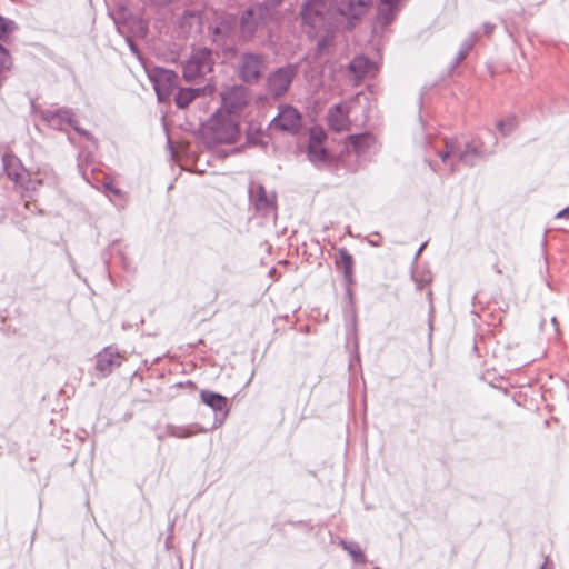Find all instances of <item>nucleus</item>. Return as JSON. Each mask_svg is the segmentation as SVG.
<instances>
[{
	"label": "nucleus",
	"mask_w": 569,
	"mask_h": 569,
	"mask_svg": "<svg viewBox=\"0 0 569 569\" xmlns=\"http://www.w3.org/2000/svg\"><path fill=\"white\" fill-rule=\"evenodd\" d=\"M221 108L210 120L219 142H233L239 129V120L250 101L249 93L241 86H233L221 93Z\"/></svg>",
	"instance_id": "obj_1"
},
{
	"label": "nucleus",
	"mask_w": 569,
	"mask_h": 569,
	"mask_svg": "<svg viewBox=\"0 0 569 569\" xmlns=\"http://www.w3.org/2000/svg\"><path fill=\"white\" fill-rule=\"evenodd\" d=\"M212 53L208 49H198L183 64V77L187 81H197L212 71Z\"/></svg>",
	"instance_id": "obj_2"
},
{
	"label": "nucleus",
	"mask_w": 569,
	"mask_h": 569,
	"mask_svg": "<svg viewBox=\"0 0 569 569\" xmlns=\"http://www.w3.org/2000/svg\"><path fill=\"white\" fill-rule=\"evenodd\" d=\"M302 127V116L293 107L283 104L279 108L277 117L271 122V128L274 130L288 132L291 134L297 133Z\"/></svg>",
	"instance_id": "obj_3"
},
{
	"label": "nucleus",
	"mask_w": 569,
	"mask_h": 569,
	"mask_svg": "<svg viewBox=\"0 0 569 569\" xmlns=\"http://www.w3.org/2000/svg\"><path fill=\"white\" fill-rule=\"evenodd\" d=\"M266 69L264 60L257 54L247 53L239 64V77L246 82L257 81Z\"/></svg>",
	"instance_id": "obj_4"
},
{
	"label": "nucleus",
	"mask_w": 569,
	"mask_h": 569,
	"mask_svg": "<svg viewBox=\"0 0 569 569\" xmlns=\"http://www.w3.org/2000/svg\"><path fill=\"white\" fill-rule=\"evenodd\" d=\"M297 73L296 67L288 64L272 72L268 79V87L273 96L283 94L290 87Z\"/></svg>",
	"instance_id": "obj_5"
},
{
	"label": "nucleus",
	"mask_w": 569,
	"mask_h": 569,
	"mask_svg": "<svg viewBox=\"0 0 569 569\" xmlns=\"http://www.w3.org/2000/svg\"><path fill=\"white\" fill-rule=\"evenodd\" d=\"M126 357L112 347L104 348L97 356L96 370L101 377L109 376L116 368H119Z\"/></svg>",
	"instance_id": "obj_6"
},
{
	"label": "nucleus",
	"mask_w": 569,
	"mask_h": 569,
	"mask_svg": "<svg viewBox=\"0 0 569 569\" xmlns=\"http://www.w3.org/2000/svg\"><path fill=\"white\" fill-rule=\"evenodd\" d=\"M350 110L351 106L349 102H343L330 108L327 116L330 129L336 132L349 131L351 129V121L349 119Z\"/></svg>",
	"instance_id": "obj_7"
},
{
	"label": "nucleus",
	"mask_w": 569,
	"mask_h": 569,
	"mask_svg": "<svg viewBox=\"0 0 569 569\" xmlns=\"http://www.w3.org/2000/svg\"><path fill=\"white\" fill-rule=\"evenodd\" d=\"M327 133L321 127H312L309 130L308 156L313 162L323 161L327 158L325 142Z\"/></svg>",
	"instance_id": "obj_8"
},
{
	"label": "nucleus",
	"mask_w": 569,
	"mask_h": 569,
	"mask_svg": "<svg viewBox=\"0 0 569 569\" xmlns=\"http://www.w3.org/2000/svg\"><path fill=\"white\" fill-rule=\"evenodd\" d=\"M325 0H307L302 8V20L312 28L321 26L323 21Z\"/></svg>",
	"instance_id": "obj_9"
},
{
	"label": "nucleus",
	"mask_w": 569,
	"mask_h": 569,
	"mask_svg": "<svg viewBox=\"0 0 569 569\" xmlns=\"http://www.w3.org/2000/svg\"><path fill=\"white\" fill-rule=\"evenodd\" d=\"M177 74L173 71L161 70L154 77V89L159 100H166L176 87Z\"/></svg>",
	"instance_id": "obj_10"
},
{
	"label": "nucleus",
	"mask_w": 569,
	"mask_h": 569,
	"mask_svg": "<svg viewBox=\"0 0 569 569\" xmlns=\"http://www.w3.org/2000/svg\"><path fill=\"white\" fill-rule=\"evenodd\" d=\"M369 3V0H338V10L348 19H359L368 11Z\"/></svg>",
	"instance_id": "obj_11"
},
{
	"label": "nucleus",
	"mask_w": 569,
	"mask_h": 569,
	"mask_svg": "<svg viewBox=\"0 0 569 569\" xmlns=\"http://www.w3.org/2000/svg\"><path fill=\"white\" fill-rule=\"evenodd\" d=\"M200 398L203 403L209 406L216 412H220L223 417L229 413L228 399L224 396L209 390H202L200 392Z\"/></svg>",
	"instance_id": "obj_12"
},
{
	"label": "nucleus",
	"mask_w": 569,
	"mask_h": 569,
	"mask_svg": "<svg viewBox=\"0 0 569 569\" xmlns=\"http://www.w3.org/2000/svg\"><path fill=\"white\" fill-rule=\"evenodd\" d=\"M214 87L208 84L203 89H180L176 96V103L179 108H187L198 96L208 92L213 93Z\"/></svg>",
	"instance_id": "obj_13"
},
{
	"label": "nucleus",
	"mask_w": 569,
	"mask_h": 569,
	"mask_svg": "<svg viewBox=\"0 0 569 569\" xmlns=\"http://www.w3.org/2000/svg\"><path fill=\"white\" fill-rule=\"evenodd\" d=\"M373 68L370 60L363 56L356 57L349 64V70L355 74V78L362 80Z\"/></svg>",
	"instance_id": "obj_14"
},
{
	"label": "nucleus",
	"mask_w": 569,
	"mask_h": 569,
	"mask_svg": "<svg viewBox=\"0 0 569 569\" xmlns=\"http://www.w3.org/2000/svg\"><path fill=\"white\" fill-rule=\"evenodd\" d=\"M249 192L251 199L253 200L258 209H264L272 203L271 199L269 198L264 188L261 184L252 183Z\"/></svg>",
	"instance_id": "obj_15"
},
{
	"label": "nucleus",
	"mask_w": 569,
	"mask_h": 569,
	"mask_svg": "<svg viewBox=\"0 0 569 569\" xmlns=\"http://www.w3.org/2000/svg\"><path fill=\"white\" fill-rule=\"evenodd\" d=\"M339 264L343 269L345 277L350 281L353 273V258L346 249H339Z\"/></svg>",
	"instance_id": "obj_16"
},
{
	"label": "nucleus",
	"mask_w": 569,
	"mask_h": 569,
	"mask_svg": "<svg viewBox=\"0 0 569 569\" xmlns=\"http://www.w3.org/2000/svg\"><path fill=\"white\" fill-rule=\"evenodd\" d=\"M346 141L353 147V150L356 152H360L371 144L372 137L368 133L353 134L348 137Z\"/></svg>",
	"instance_id": "obj_17"
},
{
	"label": "nucleus",
	"mask_w": 569,
	"mask_h": 569,
	"mask_svg": "<svg viewBox=\"0 0 569 569\" xmlns=\"http://www.w3.org/2000/svg\"><path fill=\"white\" fill-rule=\"evenodd\" d=\"M13 29L14 23L0 16V39L6 40Z\"/></svg>",
	"instance_id": "obj_18"
},
{
	"label": "nucleus",
	"mask_w": 569,
	"mask_h": 569,
	"mask_svg": "<svg viewBox=\"0 0 569 569\" xmlns=\"http://www.w3.org/2000/svg\"><path fill=\"white\" fill-rule=\"evenodd\" d=\"M12 67V59L9 51L0 44V70H10Z\"/></svg>",
	"instance_id": "obj_19"
},
{
	"label": "nucleus",
	"mask_w": 569,
	"mask_h": 569,
	"mask_svg": "<svg viewBox=\"0 0 569 569\" xmlns=\"http://www.w3.org/2000/svg\"><path fill=\"white\" fill-rule=\"evenodd\" d=\"M256 16V10L250 9L241 19V28L244 32L251 33L254 29L251 26V20Z\"/></svg>",
	"instance_id": "obj_20"
},
{
	"label": "nucleus",
	"mask_w": 569,
	"mask_h": 569,
	"mask_svg": "<svg viewBox=\"0 0 569 569\" xmlns=\"http://www.w3.org/2000/svg\"><path fill=\"white\" fill-rule=\"evenodd\" d=\"M346 549L356 561L365 562V555L359 547H347Z\"/></svg>",
	"instance_id": "obj_21"
},
{
	"label": "nucleus",
	"mask_w": 569,
	"mask_h": 569,
	"mask_svg": "<svg viewBox=\"0 0 569 569\" xmlns=\"http://www.w3.org/2000/svg\"><path fill=\"white\" fill-rule=\"evenodd\" d=\"M495 269H496V272H497L498 274H502V273H503V269H505L506 271H509V269H510V268H509L508 266H506V264H502L500 261H498V262L495 264Z\"/></svg>",
	"instance_id": "obj_22"
},
{
	"label": "nucleus",
	"mask_w": 569,
	"mask_h": 569,
	"mask_svg": "<svg viewBox=\"0 0 569 569\" xmlns=\"http://www.w3.org/2000/svg\"><path fill=\"white\" fill-rule=\"evenodd\" d=\"M397 2V0H381L380 11L385 10V7L391 8Z\"/></svg>",
	"instance_id": "obj_23"
},
{
	"label": "nucleus",
	"mask_w": 569,
	"mask_h": 569,
	"mask_svg": "<svg viewBox=\"0 0 569 569\" xmlns=\"http://www.w3.org/2000/svg\"><path fill=\"white\" fill-rule=\"evenodd\" d=\"M556 218L558 219H563V218H569V206L562 210H560L557 214H556Z\"/></svg>",
	"instance_id": "obj_24"
},
{
	"label": "nucleus",
	"mask_w": 569,
	"mask_h": 569,
	"mask_svg": "<svg viewBox=\"0 0 569 569\" xmlns=\"http://www.w3.org/2000/svg\"><path fill=\"white\" fill-rule=\"evenodd\" d=\"M445 144H446V150H451V154H453L455 153V149H456L455 142L447 139L445 141Z\"/></svg>",
	"instance_id": "obj_25"
},
{
	"label": "nucleus",
	"mask_w": 569,
	"mask_h": 569,
	"mask_svg": "<svg viewBox=\"0 0 569 569\" xmlns=\"http://www.w3.org/2000/svg\"><path fill=\"white\" fill-rule=\"evenodd\" d=\"M451 156H452V154H451V150H446V151H443V152H440V153H439V157L441 158V160H442L443 162H446V161H447V159H448L449 157H451Z\"/></svg>",
	"instance_id": "obj_26"
},
{
	"label": "nucleus",
	"mask_w": 569,
	"mask_h": 569,
	"mask_svg": "<svg viewBox=\"0 0 569 569\" xmlns=\"http://www.w3.org/2000/svg\"><path fill=\"white\" fill-rule=\"evenodd\" d=\"M193 435V432H184V433H178L179 437H188Z\"/></svg>",
	"instance_id": "obj_27"
},
{
	"label": "nucleus",
	"mask_w": 569,
	"mask_h": 569,
	"mask_svg": "<svg viewBox=\"0 0 569 569\" xmlns=\"http://www.w3.org/2000/svg\"><path fill=\"white\" fill-rule=\"evenodd\" d=\"M281 0H270L272 4H278Z\"/></svg>",
	"instance_id": "obj_28"
}]
</instances>
